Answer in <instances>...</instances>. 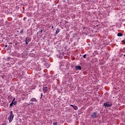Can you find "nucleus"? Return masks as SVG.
Segmentation results:
<instances>
[{"label":"nucleus","instance_id":"f257e3e1","mask_svg":"<svg viewBox=\"0 0 125 125\" xmlns=\"http://www.w3.org/2000/svg\"><path fill=\"white\" fill-rule=\"evenodd\" d=\"M13 118H14V115H13V112H10V115L9 116L8 120L9 121V123H11L12 122V120H13Z\"/></svg>","mask_w":125,"mask_h":125},{"label":"nucleus","instance_id":"f03ea898","mask_svg":"<svg viewBox=\"0 0 125 125\" xmlns=\"http://www.w3.org/2000/svg\"><path fill=\"white\" fill-rule=\"evenodd\" d=\"M109 102H105L104 104V107H105V108H108V107H111L112 106V104L111 103H110V104H108Z\"/></svg>","mask_w":125,"mask_h":125},{"label":"nucleus","instance_id":"7ed1b4c3","mask_svg":"<svg viewBox=\"0 0 125 125\" xmlns=\"http://www.w3.org/2000/svg\"><path fill=\"white\" fill-rule=\"evenodd\" d=\"M91 118H92V119H96V118H97V112H95L92 113L91 114Z\"/></svg>","mask_w":125,"mask_h":125},{"label":"nucleus","instance_id":"20e7f679","mask_svg":"<svg viewBox=\"0 0 125 125\" xmlns=\"http://www.w3.org/2000/svg\"><path fill=\"white\" fill-rule=\"evenodd\" d=\"M42 90L44 92V93H46L47 92V91L48 90V89L47 88V87H43Z\"/></svg>","mask_w":125,"mask_h":125},{"label":"nucleus","instance_id":"39448f33","mask_svg":"<svg viewBox=\"0 0 125 125\" xmlns=\"http://www.w3.org/2000/svg\"><path fill=\"white\" fill-rule=\"evenodd\" d=\"M30 101L31 102H38V100L36 99L35 98H32L30 99Z\"/></svg>","mask_w":125,"mask_h":125},{"label":"nucleus","instance_id":"423d86ee","mask_svg":"<svg viewBox=\"0 0 125 125\" xmlns=\"http://www.w3.org/2000/svg\"><path fill=\"white\" fill-rule=\"evenodd\" d=\"M70 106H71V107H72L73 108V109H74V110H78V106L76 105H74L73 104H70Z\"/></svg>","mask_w":125,"mask_h":125},{"label":"nucleus","instance_id":"0eeeda50","mask_svg":"<svg viewBox=\"0 0 125 125\" xmlns=\"http://www.w3.org/2000/svg\"><path fill=\"white\" fill-rule=\"evenodd\" d=\"M76 70H82V67L80 65H76L75 66Z\"/></svg>","mask_w":125,"mask_h":125},{"label":"nucleus","instance_id":"6e6552de","mask_svg":"<svg viewBox=\"0 0 125 125\" xmlns=\"http://www.w3.org/2000/svg\"><path fill=\"white\" fill-rule=\"evenodd\" d=\"M59 32H60V29H59V28H57L56 30V35H57Z\"/></svg>","mask_w":125,"mask_h":125},{"label":"nucleus","instance_id":"1a4fd4ad","mask_svg":"<svg viewBox=\"0 0 125 125\" xmlns=\"http://www.w3.org/2000/svg\"><path fill=\"white\" fill-rule=\"evenodd\" d=\"M118 37H123V33H118L117 34Z\"/></svg>","mask_w":125,"mask_h":125},{"label":"nucleus","instance_id":"9d476101","mask_svg":"<svg viewBox=\"0 0 125 125\" xmlns=\"http://www.w3.org/2000/svg\"><path fill=\"white\" fill-rule=\"evenodd\" d=\"M13 102H12L10 104V106H9V107L10 108H11V107H12V106H13Z\"/></svg>","mask_w":125,"mask_h":125},{"label":"nucleus","instance_id":"9b49d317","mask_svg":"<svg viewBox=\"0 0 125 125\" xmlns=\"http://www.w3.org/2000/svg\"><path fill=\"white\" fill-rule=\"evenodd\" d=\"M25 44L26 45L28 44V41L27 40V38H25Z\"/></svg>","mask_w":125,"mask_h":125},{"label":"nucleus","instance_id":"f8f14e48","mask_svg":"<svg viewBox=\"0 0 125 125\" xmlns=\"http://www.w3.org/2000/svg\"><path fill=\"white\" fill-rule=\"evenodd\" d=\"M28 106H30V105H34V103L31 102V103L28 104Z\"/></svg>","mask_w":125,"mask_h":125},{"label":"nucleus","instance_id":"ddd939ff","mask_svg":"<svg viewBox=\"0 0 125 125\" xmlns=\"http://www.w3.org/2000/svg\"><path fill=\"white\" fill-rule=\"evenodd\" d=\"M13 104L14 105H16V104H17V102L16 101L13 102Z\"/></svg>","mask_w":125,"mask_h":125},{"label":"nucleus","instance_id":"4468645a","mask_svg":"<svg viewBox=\"0 0 125 125\" xmlns=\"http://www.w3.org/2000/svg\"><path fill=\"white\" fill-rule=\"evenodd\" d=\"M53 125H58V123H57V122L53 123Z\"/></svg>","mask_w":125,"mask_h":125},{"label":"nucleus","instance_id":"2eb2a0df","mask_svg":"<svg viewBox=\"0 0 125 125\" xmlns=\"http://www.w3.org/2000/svg\"><path fill=\"white\" fill-rule=\"evenodd\" d=\"M20 34L21 35H22L23 34V30H21V31H20Z\"/></svg>","mask_w":125,"mask_h":125},{"label":"nucleus","instance_id":"dca6fc26","mask_svg":"<svg viewBox=\"0 0 125 125\" xmlns=\"http://www.w3.org/2000/svg\"><path fill=\"white\" fill-rule=\"evenodd\" d=\"M83 58H86V54H85L83 56Z\"/></svg>","mask_w":125,"mask_h":125},{"label":"nucleus","instance_id":"f3484780","mask_svg":"<svg viewBox=\"0 0 125 125\" xmlns=\"http://www.w3.org/2000/svg\"><path fill=\"white\" fill-rule=\"evenodd\" d=\"M14 100H15V98H14V99H13V100L12 102H14Z\"/></svg>","mask_w":125,"mask_h":125},{"label":"nucleus","instance_id":"a211bd4d","mask_svg":"<svg viewBox=\"0 0 125 125\" xmlns=\"http://www.w3.org/2000/svg\"><path fill=\"white\" fill-rule=\"evenodd\" d=\"M39 32H40L41 33H42V30L40 31Z\"/></svg>","mask_w":125,"mask_h":125},{"label":"nucleus","instance_id":"6ab92c4d","mask_svg":"<svg viewBox=\"0 0 125 125\" xmlns=\"http://www.w3.org/2000/svg\"><path fill=\"white\" fill-rule=\"evenodd\" d=\"M42 93H41V98H42Z\"/></svg>","mask_w":125,"mask_h":125},{"label":"nucleus","instance_id":"aec40b11","mask_svg":"<svg viewBox=\"0 0 125 125\" xmlns=\"http://www.w3.org/2000/svg\"><path fill=\"white\" fill-rule=\"evenodd\" d=\"M18 44V43H16L15 45H17Z\"/></svg>","mask_w":125,"mask_h":125},{"label":"nucleus","instance_id":"412c9836","mask_svg":"<svg viewBox=\"0 0 125 125\" xmlns=\"http://www.w3.org/2000/svg\"><path fill=\"white\" fill-rule=\"evenodd\" d=\"M5 47H7V45H5Z\"/></svg>","mask_w":125,"mask_h":125},{"label":"nucleus","instance_id":"4be33fe9","mask_svg":"<svg viewBox=\"0 0 125 125\" xmlns=\"http://www.w3.org/2000/svg\"><path fill=\"white\" fill-rule=\"evenodd\" d=\"M53 28H54V26H53V25H52V29H53Z\"/></svg>","mask_w":125,"mask_h":125},{"label":"nucleus","instance_id":"5701e85b","mask_svg":"<svg viewBox=\"0 0 125 125\" xmlns=\"http://www.w3.org/2000/svg\"><path fill=\"white\" fill-rule=\"evenodd\" d=\"M9 44H12V43L10 42V43H9Z\"/></svg>","mask_w":125,"mask_h":125},{"label":"nucleus","instance_id":"b1692460","mask_svg":"<svg viewBox=\"0 0 125 125\" xmlns=\"http://www.w3.org/2000/svg\"><path fill=\"white\" fill-rule=\"evenodd\" d=\"M8 97H11V95H9Z\"/></svg>","mask_w":125,"mask_h":125},{"label":"nucleus","instance_id":"393cba45","mask_svg":"<svg viewBox=\"0 0 125 125\" xmlns=\"http://www.w3.org/2000/svg\"><path fill=\"white\" fill-rule=\"evenodd\" d=\"M7 64H8V65H9V63L8 62Z\"/></svg>","mask_w":125,"mask_h":125},{"label":"nucleus","instance_id":"a878e982","mask_svg":"<svg viewBox=\"0 0 125 125\" xmlns=\"http://www.w3.org/2000/svg\"><path fill=\"white\" fill-rule=\"evenodd\" d=\"M66 22V23H68V21H65Z\"/></svg>","mask_w":125,"mask_h":125},{"label":"nucleus","instance_id":"bb28decb","mask_svg":"<svg viewBox=\"0 0 125 125\" xmlns=\"http://www.w3.org/2000/svg\"><path fill=\"white\" fill-rule=\"evenodd\" d=\"M34 21H36V20H34Z\"/></svg>","mask_w":125,"mask_h":125},{"label":"nucleus","instance_id":"cd10ccee","mask_svg":"<svg viewBox=\"0 0 125 125\" xmlns=\"http://www.w3.org/2000/svg\"><path fill=\"white\" fill-rule=\"evenodd\" d=\"M124 56L125 57V54L124 55Z\"/></svg>","mask_w":125,"mask_h":125},{"label":"nucleus","instance_id":"c85d7f7f","mask_svg":"<svg viewBox=\"0 0 125 125\" xmlns=\"http://www.w3.org/2000/svg\"><path fill=\"white\" fill-rule=\"evenodd\" d=\"M17 36V35H15V37Z\"/></svg>","mask_w":125,"mask_h":125}]
</instances>
